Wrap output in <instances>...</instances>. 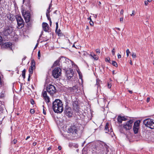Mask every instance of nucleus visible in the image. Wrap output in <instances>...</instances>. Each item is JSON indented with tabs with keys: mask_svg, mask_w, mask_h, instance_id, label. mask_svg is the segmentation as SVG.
<instances>
[{
	"mask_svg": "<svg viewBox=\"0 0 154 154\" xmlns=\"http://www.w3.org/2000/svg\"><path fill=\"white\" fill-rule=\"evenodd\" d=\"M52 105V108L55 112L60 113L63 111V104L60 100H55L53 102Z\"/></svg>",
	"mask_w": 154,
	"mask_h": 154,
	"instance_id": "obj_1",
	"label": "nucleus"
},
{
	"mask_svg": "<svg viewBox=\"0 0 154 154\" xmlns=\"http://www.w3.org/2000/svg\"><path fill=\"white\" fill-rule=\"evenodd\" d=\"M80 131L79 127L76 125H72L68 128V132L73 137H77Z\"/></svg>",
	"mask_w": 154,
	"mask_h": 154,
	"instance_id": "obj_2",
	"label": "nucleus"
},
{
	"mask_svg": "<svg viewBox=\"0 0 154 154\" xmlns=\"http://www.w3.org/2000/svg\"><path fill=\"white\" fill-rule=\"evenodd\" d=\"M133 123V121L132 120H130L125 123L122 125L120 127L119 131L120 133H125V130L122 127V126H123V128L125 131L129 130L132 128Z\"/></svg>",
	"mask_w": 154,
	"mask_h": 154,
	"instance_id": "obj_3",
	"label": "nucleus"
},
{
	"mask_svg": "<svg viewBox=\"0 0 154 154\" xmlns=\"http://www.w3.org/2000/svg\"><path fill=\"white\" fill-rule=\"evenodd\" d=\"M143 123L146 127L151 129H154V121L150 119H147L143 121Z\"/></svg>",
	"mask_w": 154,
	"mask_h": 154,
	"instance_id": "obj_4",
	"label": "nucleus"
},
{
	"mask_svg": "<svg viewBox=\"0 0 154 154\" xmlns=\"http://www.w3.org/2000/svg\"><path fill=\"white\" fill-rule=\"evenodd\" d=\"M46 91L51 95H53L56 93L57 90L53 85L49 84L46 87Z\"/></svg>",
	"mask_w": 154,
	"mask_h": 154,
	"instance_id": "obj_5",
	"label": "nucleus"
},
{
	"mask_svg": "<svg viewBox=\"0 0 154 154\" xmlns=\"http://www.w3.org/2000/svg\"><path fill=\"white\" fill-rule=\"evenodd\" d=\"M61 74V69L59 67L55 68L52 71V75L55 78H59Z\"/></svg>",
	"mask_w": 154,
	"mask_h": 154,
	"instance_id": "obj_6",
	"label": "nucleus"
},
{
	"mask_svg": "<svg viewBox=\"0 0 154 154\" xmlns=\"http://www.w3.org/2000/svg\"><path fill=\"white\" fill-rule=\"evenodd\" d=\"M13 29L12 27L11 26H7L4 29L3 32V34L5 36H8L10 35L12 32Z\"/></svg>",
	"mask_w": 154,
	"mask_h": 154,
	"instance_id": "obj_7",
	"label": "nucleus"
},
{
	"mask_svg": "<svg viewBox=\"0 0 154 154\" xmlns=\"http://www.w3.org/2000/svg\"><path fill=\"white\" fill-rule=\"evenodd\" d=\"M16 20L17 22L18 28L21 29L22 28L24 25V22L21 16H18L16 17Z\"/></svg>",
	"mask_w": 154,
	"mask_h": 154,
	"instance_id": "obj_8",
	"label": "nucleus"
},
{
	"mask_svg": "<svg viewBox=\"0 0 154 154\" xmlns=\"http://www.w3.org/2000/svg\"><path fill=\"white\" fill-rule=\"evenodd\" d=\"M64 112L65 115L68 117H70L72 116V111L71 108L66 105L65 107Z\"/></svg>",
	"mask_w": 154,
	"mask_h": 154,
	"instance_id": "obj_9",
	"label": "nucleus"
},
{
	"mask_svg": "<svg viewBox=\"0 0 154 154\" xmlns=\"http://www.w3.org/2000/svg\"><path fill=\"white\" fill-rule=\"evenodd\" d=\"M140 121H137L134 123L133 126V131L135 134H137L138 132V129L140 123Z\"/></svg>",
	"mask_w": 154,
	"mask_h": 154,
	"instance_id": "obj_10",
	"label": "nucleus"
},
{
	"mask_svg": "<svg viewBox=\"0 0 154 154\" xmlns=\"http://www.w3.org/2000/svg\"><path fill=\"white\" fill-rule=\"evenodd\" d=\"M31 64V65L30 66L29 70V74H30L31 75L33 73V70H34L35 68V61L32 60Z\"/></svg>",
	"mask_w": 154,
	"mask_h": 154,
	"instance_id": "obj_11",
	"label": "nucleus"
},
{
	"mask_svg": "<svg viewBox=\"0 0 154 154\" xmlns=\"http://www.w3.org/2000/svg\"><path fill=\"white\" fill-rule=\"evenodd\" d=\"M77 87L76 86H74L72 87H70L68 89L69 91H70L71 94H73L74 93L77 92L78 91Z\"/></svg>",
	"mask_w": 154,
	"mask_h": 154,
	"instance_id": "obj_12",
	"label": "nucleus"
},
{
	"mask_svg": "<svg viewBox=\"0 0 154 154\" xmlns=\"http://www.w3.org/2000/svg\"><path fill=\"white\" fill-rule=\"evenodd\" d=\"M42 94L44 98L45 99L46 103H49L50 102V98L47 95V91H43Z\"/></svg>",
	"mask_w": 154,
	"mask_h": 154,
	"instance_id": "obj_13",
	"label": "nucleus"
},
{
	"mask_svg": "<svg viewBox=\"0 0 154 154\" xmlns=\"http://www.w3.org/2000/svg\"><path fill=\"white\" fill-rule=\"evenodd\" d=\"M104 130L106 133H108L109 132H111L112 131V130L111 127H110V125L108 123H106L105 126Z\"/></svg>",
	"mask_w": 154,
	"mask_h": 154,
	"instance_id": "obj_14",
	"label": "nucleus"
},
{
	"mask_svg": "<svg viewBox=\"0 0 154 154\" xmlns=\"http://www.w3.org/2000/svg\"><path fill=\"white\" fill-rule=\"evenodd\" d=\"M42 27L43 30L46 32H49L50 29L48 24L44 22L42 24Z\"/></svg>",
	"mask_w": 154,
	"mask_h": 154,
	"instance_id": "obj_15",
	"label": "nucleus"
},
{
	"mask_svg": "<svg viewBox=\"0 0 154 154\" xmlns=\"http://www.w3.org/2000/svg\"><path fill=\"white\" fill-rule=\"evenodd\" d=\"M73 109L76 112L79 111V106L78 102L77 101H74L73 103Z\"/></svg>",
	"mask_w": 154,
	"mask_h": 154,
	"instance_id": "obj_16",
	"label": "nucleus"
},
{
	"mask_svg": "<svg viewBox=\"0 0 154 154\" xmlns=\"http://www.w3.org/2000/svg\"><path fill=\"white\" fill-rule=\"evenodd\" d=\"M67 77L68 79H70L73 75V73L72 70H70L69 71L66 72Z\"/></svg>",
	"mask_w": 154,
	"mask_h": 154,
	"instance_id": "obj_17",
	"label": "nucleus"
},
{
	"mask_svg": "<svg viewBox=\"0 0 154 154\" xmlns=\"http://www.w3.org/2000/svg\"><path fill=\"white\" fill-rule=\"evenodd\" d=\"M23 15L26 22H28L29 21L30 19V16L26 13L24 14L23 13Z\"/></svg>",
	"mask_w": 154,
	"mask_h": 154,
	"instance_id": "obj_18",
	"label": "nucleus"
},
{
	"mask_svg": "<svg viewBox=\"0 0 154 154\" xmlns=\"http://www.w3.org/2000/svg\"><path fill=\"white\" fill-rule=\"evenodd\" d=\"M12 44L10 42H6L3 44L2 46L5 48H11Z\"/></svg>",
	"mask_w": 154,
	"mask_h": 154,
	"instance_id": "obj_19",
	"label": "nucleus"
},
{
	"mask_svg": "<svg viewBox=\"0 0 154 154\" xmlns=\"http://www.w3.org/2000/svg\"><path fill=\"white\" fill-rule=\"evenodd\" d=\"M61 60V58H59L57 60L55 61L53 64V66L55 67L56 66H60L61 65V62L60 61Z\"/></svg>",
	"mask_w": 154,
	"mask_h": 154,
	"instance_id": "obj_20",
	"label": "nucleus"
},
{
	"mask_svg": "<svg viewBox=\"0 0 154 154\" xmlns=\"http://www.w3.org/2000/svg\"><path fill=\"white\" fill-rule=\"evenodd\" d=\"M117 120L119 124L122 123L123 121L122 116H119L117 118Z\"/></svg>",
	"mask_w": 154,
	"mask_h": 154,
	"instance_id": "obj_21",
	"label": "nucleus"
},
{
	"mask_svg": "<svg viewBox=\"0 0 154 154\" xmlns=\"http://www.w3.org/2000/svg\"><path fill=\"white\" fill-rule=\"evenodd\" d=\"M90 56L95 60H97L98 59V57L96 55L94 54L93 53H91Z\"/></svg>",
	"mask_w": 154,
	"mask_h": 154,
	"instance_id": "obj_22",
	"label": "nucleus"
},
{
	"mask_svg": "<svg viewBox=\"0 0 154 154\" xmlns=\"http://www.w3.org/2000/svg\"><path fill=\"white\" fill-rule=\"evenodd\" d=\"M101 145L104 147L106 149V150L108 149L109 147L108 145L104 142H103L101 143Z\"/></svg>",
	"mask_w": 154,
	"mask_h": 154,
	"instance_id": "obj_23",
	"label": "nucleus"
},
{
	"mask_svg": "<svg viewBox=\"0 0 154 154\" xmlns=\"http://www.w3.org/2000/svg\"><path fill=\"white\" fill-rule=\"evenodd\" d=\"M46 15L48 20L49 21L50 23V25L51 26L52 23V22L51 20V19L50 17V14H48V13H46Z\"/></svg>",
	"mask_w": 154,
	"mask_h": 154,
	"instance_id": "obj_24",
	"label": "nucleus"
},
{
	"mask_svg": "<svg viewBox=\"0 0 154 154\" xmlns=\"http://www.w3.org/2000/svg\"><path fill=\"white\" fill-rule=\"evenodd\" d=\"M25 73L26 70L24 69L23 70L22 72V76L23 77V79H25Z\"/></svg>",
	"mask_w": 154,
	"mask_h": 154,
	"instance_id": "obj_25",
	"label": "nucleus"
},
{
	"mask_svg": "<svg viewBox=\"0 0 154 154\" xmlns=\"http://www.w3.org/2000/svg\"><path fill=\"white\" fill-rule=\"evenodd\" d=\"M112 65L113 66H115L116 67H117V66H118L116 62L115 61H113V60L112 61Z\"/></svg>",
	"mask_w": 154,
	"mask_h": 154,
	"instance_id": "obj_26",
	"label": "nucleus"
},
{
	"mask_svg": "<svg viewBox=\"0 0 154 154\" xmlns=\"http://www.w3.org/2000/svg\"><path fill=\"white\" fill-rule=\"evenodd\" d=\"M100 82V80H99L98 79H97V82L96 83V85H97V87L98 88V87L100 85L99 84Z\"/></svg>",
	"mask_w": 154,
	"mask_h": 154,
	"instance_id": "obj_27",
	"label": "nucleus"
},
{
	"mask_svg": "<svg viewBox=\"0 0 154 154\" xmlns=\"http://www.w3.org/2000/svg\"><path fill=\"white\" fill-rule=\"evenodd\" d=\"M43 108V113L45 115L46 114V109H45V108L44 107V105L42 106Z\"/></svg>",
	"mask_w": 154,
	"mask_h": 154,
	"instance_id": "obj_28",
	"label": "nucleus"
},
{
	"mask_svg": "<svg viewBox=\"0 0 154 154\" xmlns=\"http://www.w3.org/2000/svg\"><path fill=\"white\" fill-rule=\"evenodd\" d=\"M126 53L127 54V57H128L129 54L131 53V52L129 51L128 49H127V50H126Z\"/></svg>",
	"mask_w": 154,
	"mask_h": 154,
	"instance_id": "obj_29",
	"label": "nucleus"
},
{
	"mask_svg": "<svg viewBox=\"0 0 154 154\" xmlns=\"http://www.w3.org/2000/svg\"><path fill=\"white\" fill-rule=\"evenodd\" d=\"M105 61L106 62H108L109 63H111L110 60V58L108 57L107 58H106L105 59Z\"/></svg>",
	"mask_w": 154,
	"mask_h": 154,
	"instance_id": "obj_30",
	"label": "nucleus"
},
{
	"mask_svg": "<svg viewBox=\"0 0 154 154\" xmlns=\"http://www.w3.org/2000/svg\"><path fill=\"white\" fill-rule=\"evenodd\" d=\"M122 118L123 119V121H126V120H128V119H127L128 117H127V116H122Z\"/></svg>",
	"mask_w": 154,
	"mask_h": 154,
	"instance_id": "obj_31",
	"label": "nucleus"
},
{
	"mask_svg": "<svg viewBox=\"0 0 154 154\" xmlns=\"http://www.w3.org/2000/svg\"><path fill=\"white\" fill-rule=\"evenodd\" d=\"M131 55L133 58H134L136 57V55L135 53H132Z\"/></svg>",
	"mask_w": 154,
	"mask_h": 154,
	"instance_id": "obj_32",
	"label": "nucleus"
},
{
	"mask_svg": "<svg viewBox=\"0 0 154 154\" xmlns=\"http://www.w3.org/2000/svg\"><path fill=\"white\" fill-rule=\"evenodd\" d=\"M112 54L113 55H114L115 54V49L114 48H113L112 50Z\"/></svg>",
	"mask_w": 154,
	"mask_h": 154,
	"instance_id": "obj_33",
	"label": "nucleus"
},
{
	"mask_svg": "<svg viewBox=\"0 0 154 154\" xmlns=\"http://www.w3.org/2000/svg\"><path fill=\"white\" fill-rule=\"evenodd\" d=\"M40 56H41L40 52V51H39L38 52V59L40 58Z\"/></svg>",
	"mask_w": 154,
	"mask_h": 154,
	"instance_id": "obj_34",
	"label": "nucleus"
},
{
	"mask_svg": "<svg viewBox=\"0 0 154 154\" xmlns=\"http://www.w3.org/2000/svg\"><path fill=\"white\" fill-rule=\"evenodd\" d=\"M17 142V140L16 139H14L12 141V143H13L14 144H15Z\"/></svg>",
	"mask_w": 154,
	"mask_h": 154,
	"instance_id": "obj_35",
	"label": "nucleus"
},
{
	"mask_svg": "<svg viewBox=\"0 0 154 154\" xmlns=\"http://www.w3.org/2000/svg\"><path fill=\"white\" fill-rule=\"evenodd\" d=\"M30 102H31V104H32V105L34 104V101L32 99L31 100Z\"/></svg>",
	"mask_w": 154,
	"mask_h": 154,
	"instance_id": "obj_36",
	"label": "nucleus"
},
{
	"mask_svg": "<svg viewBox=\"0 0 154 154\" xmlns=\"http://www.w3.org/2000/svg\"><path fill=\"white\" fill-rule=\"evenodd\" d=\"M96 51L97 53L100 54V51L99 49H97L96 50Z\"/></svg>",
	"mask_w": 154,
	"mask_h": 154,
	"instance_id": "obj_37",
	"label": "nucleus"
},
{
	"mask_svg": "<svg viewBox=\"0 0 154 154\" xmlns=\"http://www.w3.org/2000/svg\"><path fill=\"white\" fill-rule=\"evenodd\" d=\"M30 112L32 114H33L34 113L35 111L33 109H31L30 110Z\"/></svg>",
	"mask_w": 154,
	"mask_h": 154,
	"instance_id": "obj_38",
	"label": "nucleus"
},
{
	"mask_svg": "<svg viewBox=\"0 0 154 154\" xmlns=\"http://www.w3.org/2000/svg\"><path fill=\"white\" fill-rule=\"evenodd\" d=\"M111 87V85L109 83H108V87L109 88H110Z\"/></svg>",
	"mask_w": 154,
	"mask_h": 154,
	"instance_id": "obj_39",
	"label": "nucleus"
},
{
	"mask_svg": "<svg viewBox=\"0 0 154 154\" xmlns=\"http://www.w3.org/2000/svg\"><path fill=\"white\" fill-rule=\"evenodd\" d=\"M135 11L134 10L132 11V13L131 14V16H133L134 15Z\"/></svg>",
	"mask_w": 154,
	"mask_h": 154,
	"instance_id": "obj_40",
	"label": "nucleus"
},
{
	"mask_svg": "<svg viewBox=\"0 0 154 154\" xmlns=\"http://www.w3.org/2000/svg\"><path fill=\"white\" fill-rule=\"evenodd\" d=\"M90 25L91 26H93L94 24V22L92 21H90Z\"/></svg>",
	"mask_w": 154,
	"mask_h": 154,
	"instance_id": "obj_41",
	"label": "nucleus"
},
{
	"mask_svg": "<svg viewBox=\"0 0 154 154\" xmlns=\"http://www.w3.org/2000/svg\"><path fill=\"white\" fill-rule=\"evenodd\" d=\"M61 32L60 30V29H57V32H56L57 33H58V34H60V32Z\"/></svg>",
	"mask_w": 154,
	"mask_h": 154,
	"instance_id": "obj_42",
	"label": "nucleus"
},
{
	"mask_svg": "<svg viewBox=\"0 0 154 154\" xmlns=\"http://www.w3.org/2000/svg\"><path fill=\"white\" fill-rule=\"evenodd\" d=\"M31 75H30V74H29L28 78V81H30V77Z\"/></svg>",
	"mask_w": 154,
	"mask_h": 154,
	"instance_id": "obj_43",
	"label": "nucleus"
},
{
	"mask_svg": "<svg viewBox=\"0 0 154 154\" xmlns=\"http://www.w3.org/2000/svg\"><path fill=\"white\" fill-rule=\"evenodd\" d=\"M123 17H121L120 18V21L121 22H123Z\"/></svg>",
	"mask_w": 154,
	"mask_h": 154,
	"instance_id": "obj_44",
	"label": "nucleus"
},
{
	"mask_svg": "<svg viewBox=\"0 0 154 154\" xmlns=\"http://www.w3.org/2000/svg\"><path fill=\"white\" fill-rule=\"evenodd\" d=\"M118 57L119 59L121 57V56L119 54H118Z\"/></svg>",
	"mask_w": 154,
	"mask_h": 154,
	"instance_id": "obj_45",
	"label": "nucleus"
},
{
	"mask_svg": "<svg viewBox=\"0 0 154 154\" xmlns=\"http://www.w3.org/2000/svg\"><path fill=\"white\" fill-rule=\"evenodd\" d=\"M51 11H50V10H48V8L47 9V12L46 13H48V14H49V13Z\"/></svg>",
	"mask_w": 154,
	"mask_h": 154,
	"instance_id": "obj_46",
	"label": "nucleus"
},
{
	"mask_svg": "<svg viewBox=\"0 0 154 154\" xmlns=\"http://www.w3.org/2000/svg\"><path fill=\"white\" fill-rule=\"evenodd\" d=\"M144 4L145 5H147L148 4V2L146 1H145L144 2Z\"/></svg>",
	"mask_w": 154,
	"mask_h": 154,
	"instance_id": "obj_47",
	"label": "nucleus"
},
{
	"mask_svg": "<svg viewBox=\"0 0 154 154\" xmlns=\"http://www.w3.org/2000/svg\"><path fill=\"white\" fill-rule=\"evenodd\" d=\"M51 6H52V4H50L49 5V7L48 8V10H50Z\"/></svg>",
	"mask_w": 154,
	"mask_h": 154,
	"instance_id": "obj_48",
	"label": "nucleus"
},
{
	"mask_svg": "<svg viewBox=\"0 0 154 154\" xmlns=\"http://www.w3.org/2000/svg\"><path fill=\"white\" fill-rule=\"evenodd\" d=\"M51 6H52V4H50L49 5V7L48 8V10H50Z\"/></svg>",
	"mask_w": 154,
	"mask_h": 154,
	"instance_id": "obj_49",
	"label": "nucleus"
},
{
	"mask_svg": "<svg viewBox=\"0 0 154 154\" xmlns=\"http://www.w3.org/2000/svg\"><path fill=\"white\" fill-rule=\"evenodd\" d=\"M123 12H124L123 10V9L121 10V11H120V14H123Z\"/></svg>",
	"mask_w": 154,
	"mask_h": 154,
	"instance_id": "obj_50",
	"label": "nucleus"
},
{
	"mask_svg": "<svg viewBox=\"0 0 154 154\" xmlns=\"http://www.w3.org/2000/svg\"><path fill=\"white\" fill-rule=\"evenodd\" d=\"M150 98L149 97H148L146 101L147 102H149V101Z\"/></svg>",
	"mask_w": 154,
	"mask_h": 154,
	"instance_id": "obj_51",
	"label": "nucleus"
},
{
	"mask_svg": "<svg viewBox=\"0 0 154 154\" xmlns=\"http://www.w3.org/2000/svg\"><path fill=\"white\" fill-rule=\"evenodd\" d=\"M62 149V147L60 146H59L58 147V149H59V150H60Z\"/></svg>",
	"mask_w": 154,
	"mask_h": 154,
	"instance_id": "obj_52",
	"label": "nucleus"
},
{
	"mask_svg": "<svg viewBox=\"0 0 154 154\" xmlns=\"http://www.w3.org/2000/svg\"><path fill=\"white\" fill-rule=\"evenodd\" d=\"M58 26H56V32H57V30L58 29Z\"/></svg>",
	"mask_w": 154,
	"mask_h": 154,
	"instance_id": "obj_53",
	"label": "nucleus"
},
{
	"mask_svg": "<svg viewBox=\"0 0 154 154\" xmlns=\"http://www.w3.org/2000/svg\"><path fill=\"white\" fill-rule=\"evenodd\" d=\"M36 144H37L36 142H34V143H33V146H35V145H36Z\"/></svg>",
	"mask_w": 154,
	"mask_h": 154,
	"instance_id": "obj_54",
	"label": "nucleus"
},
{
	"mask_svg": "<svg viewBox=\"0 0 154 154\" xmlns=\"http://www.w3.org/2000/svg\"><path fill=\"white\" fill-rule=\"evenodd\" d=\"M30 137L29 136H28L26 138V140H27V139H28Z\"/></svg>",
	"mask_w": 154,
	"mask_h": 154,
	"instance_id": "obj_55",
	"label": "nucleus"
},
{
	"mask_svg": "<svg viewBox=\"0 0 154 154\" xmlns=\"http://www.w3.org/2000/svg\"><path fill=\"white\" fill-rule=\"evenodd\" d=\"M2 83V80H1V77L0 76V84H1Z\"/></svg>",
	"mask_w": 154,
	"mask_h": 154,
	"instance_id": "obj_56",
	"label": "nucleus"
},
{
	"mask_svg": "<svg viewBox=\"0 0 154 154\" xmlns=\"http://www.w3.org/2000/svg\"><path fill=\"white\" fill-rule=\"evenodd\" d=\"M128 91L130 93V94H132V91H130V90H128Z\"/></svg>",
	"mask_w": 154,
	"mask_h": 154,
	"instance_id": "obj_57",
	"label": "nucleus"
},
{
	"mask_svg": "<svg viewBox=\"0 0 154 154\" xmlns=\"http://www.w3.org/2000/svg\"><path fill=\"white\" fill-rule=\"evenodd\" d=\"M91 17L90 16V17L88 18V19H89L90 20V21H92V20H91Z\"/></svg>",
	"mask_w": 154,
	"mask_h": 154,
	"instance_id": "obj_58",
	"label": "nucleus"
},
{
	"mask_svg": "<svg viewBox=\"0 0 154 154\" xmlns=\"http://www.w3.org/2000/svg\"><path fill=\"white\" fill-rule=\"evenodd\" d=\"M101 4V2H99L98 3V5H100Z\"/></svg>",
	"mask_w": 154,
	"mask_h": 154,
	"instance_id": "obj_59",
	"label": "nucleus"
},
{
	"mask_svg": "<svg viewBox=\"0 0 154 154\" xmlns=\"http://www.w3.org/2000/svg\"><path fill=\"white\" fill-rule=\"evenodd\" d=\"M51 149V147H49L48 149V150H49Z\"/></svg>",
	"mask_w": 154,
	"mask_h": 154,
	"instance_id": "obj_60",
	"label": "nucleus"
},
{
	"mask_svg": "<svg viewBox=\"0 0 154 154\" xmlns=\"http://www.w3.org/2000/svg\"><path fill=\"white\" fill-rule=\"evenodd\" d=\"M130 64L131 65H132V63L131 60H130Z\"/></svg>",
	"mask_w": 154,
	"mask_h": 154,
	"instance_id": "obj_61",
	"label": "nucleus"
},
{
	"mask_svg": "<svg viewBox=\"0 0 154 154\" xmlns=\"http://www.w3.org/2000/svg\"><path fill=\"white\" fill-rule=\"evenodd\" d=\"M151 0H147V2H151Z\"/></svg>",
	"mask_w": 154,
	"mask_h": 154,
	"instance_id": "obj_62",
	"label": "nucleus"
},
{
	"mask_svg": "<svg viewBox=\"0 0 154 154\" xmlns=\"http://www.w3.org/2000/svg\"><path fill=\"white\" fill-rule=\"evenodd\" d=\"M97 17V15L96 14L95 15H94V17H95V18H96Z\"/></svg>",
	"mask_w": 154,
	"mask_h": 154,
	"instance_id": "obj_63",
	"label": "nucleus"
},
{
	"mask_svg": "<svg viewBox=\"0 0 154 154\" xmlns=\"http://www.w3.org/2000/svg\"><path fill=\"white\" fill-rule=\"evenodd\" d=\"M56 26H58V22L56 23Z\"/></svg>",
	"mask_w": 154,
	"mask_h": 154,
	"instance_id": "obj_64",
	"label": "nucleus"
}]
</instances>
